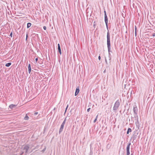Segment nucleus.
<instances>
[{
  "label": "nucleus",
  "instance_id": "412c9836",
  "mask_svg": "<svg viewBox=\"0 0 155 155\" xmlns=\"http://www.w3.org/2000/svg\"><path fill=\"white\" fill-rule=\"evenodd\" d=\"M43 29L45 30H46V27L45 26H44L43 27Z\"/></svg>",
  "mask_w": 155,
  "mask_h": 155
},
{
  "label": "nucleus",
  "instance_id": "393cba45",
  "mask_svg": "<svg viewBox=\"0 0 155 155\" xmlns=\"http://www.w3.org/2000/svg\"><path fill=\"white\" fill-rule=\"evenodd\" d=\"M101 57L100 56H99L98 57V59L100 60H101Z\"/></svg>",
  "mask_w": 155,
  "mask_h": 155
},
{
  "label": "nucleus",
  "instance_id": "dca6fc26",
  "mask_svg": "<svg viewBox=\"0 0 155 155\" xmlns=\"http://www.w3.org/2000/svg\"><path fill=\"white\" fill-rule=\"evenodd\" d=\"M66 118H65V119H64L63 122L62 123V124H63L64 125L65 124V122H66Z\"/></svg>",
  "mask_w": 155,
  "mask_h": 155
},
{
  "label": "nucleus",
  "instance_id": "7c9ffc66",
  "mask_svg": "<svg viewBox=\"0 0 155 155\" xmlns=\"http://www.w3.org/2000/svg\"><path fill=\"white\" fill-rule=\"evenodd\" d=\"M66 110H66L65 109V113L66 112Z\"/></svg>",
  "mask_w": 155,
  "mask_h": 155
},
{
  "label": "nucleus",
  "instance_id": "c756f323",
  "mask_svg": "<svg viewBox=\"0 0 155 155\" xmlns=\"http://www.w3.org/2000/svg\"><path fill=\"white\" fill-rule=\"evenodd\" d=\"M27 37H28V35H26V39H27Z\"/></svg>",
  "mask_w": 155,
  "mask_h": 155
},
{
  "label": "nucleus",
  "instance_id": "f257e3e1",
  "mask_svg": "<svg viewBox=\"0 0 155 155\" xmlns=\"http://www.w3.org/2000/svg\"><path fill=\"white\" fill-rule=\"evenodd\" d=\"M107 48L108 50V54H109V60H110L111 59V58L110 57V33L109 31H107Z\"/></svg>",
  "mask_w": 155,
  "mask_h": 155
},
{
  "label": "nucleus",
  "instance_id": "c85d7f7f",
  "mask_svg": "<svg viewBox=\"0 0 155 155\" xmlns=\"http://www.w3.org/2000/svg\"><path fill=\"white\" fill-rule=\"evenodd\" d=\"M130 155H134V154L133 153H131Z\"/></svg>",
  "mask_w": 155,
  "mask_h": 155
},
{
  "label": "nucleus",
  "instance_id": "2eb2a0df",
  "mask_svg": "<svg viewBox=\"0 0 155 155\" xmlns=\"http://www.w3.org/2000/svg\"><path fill=\"white\" fill-rule=\"evenodd\" d=\"M28 118H29L28 117L27 114H26L25 116L24 117V119L25 120H28Z\"/></svg>",
  "mask_w": 155,
  "mask_h": 155
},
{
  "label": "nucleus",
  "instance_id": "423d86ee",
  "mask_svg": "<svg viewBox=\"0 0 155 155\" xmlns=\"http://www.w3.org/2000/svg\"><path fill=\"white\" fill-rule=\"evenodd\" d=\"M104 20L106 27L108 28V18L107 15L104 16Z\"/></svg>",
  "mask_w": 155,
  "mask_h": 155
},
{
  "label": "nucleus",
  "instance_id": "bb28decb",
  "mask_svg": "<svg viewBox=\"0 0 155 155\" xmlns=\"http://www.w3.org/2000/svg\"><path fill=\"white\" fill-rule=\"evenodd\" d=\"M105 61L106 63L107 64V61L106 58L105 59Z\"/></svg>",
  "mask_w": 155,
  "mask_h": 155
},
{
  "label": "nucleus",
  "instance_id": "6ab92c4d",
  "mask_svg": "<svg viewBox=\"0 0 155 155\" xmlns=\"http://www.w3.org/2000/svg\"><path fill=\"white\" fill-rule=\"evenodd\" d=\"M90 109H91V108H89L87 109V112H89L90 111Z\"/></svg>",
  "mask_w": 155,
  "mask_h": 155
},
{
  "label": "nucleus",
  "instance_id": "a211bd4d",
  "mask_svg": "<svg viewBox=\"0 0 155 155\" xmlns=\"http://www.w3.org/2000/svg\"><path fill=\"white\" fill-rule=\"evenodd\" d=\"M136 30H137V28H136V27L135 26V35L136 36V33H137Z\"/></svg>",
  "mask_w": 155,
  "mask_h": 155
},
{
  "label": "nucleus",
  "instance_id": "7ed1b4c3",
  "mask_svg": "<svg viewBox=\"0 0 155 155\" xmlns=\"http://www.w3.org/2000/svg\"><path fill=\"white\" fill-rule=\"evenodd\" d=\"M131 145V143H129L127 145L126 148V150H127V155H130V146Z\"/></svg>",
  "mask_w": 155,
  "mask_h": 155
},
{
  "label": "nucleus",
  "instance_id": "5701e85b",
  "mask_svg": "<svg viewBox=\"0 0 155 155\" xmlns=\"http://www.w3.org/2000/svg\"><path fill=\"white\" fill-rule=\"evenodd\" d=\"M35 60V62L36 63L37 62V61L38 60V58H36Z\"/></svg>",
  "mask_w": 155,
  "mask_h": 155
},
{
  "label": "nucleus",
  "instance_id": "a878e982",
  "mask_svg": "<svg viewBox=\"0 0 155 155\" xmlns=\"http://www.w3.org/2000/svg\"><path fill=\"white\" fill-rule=\"evenodd\" d=\"M152 36H153V37H155V33H154L153 34V35Z\"/></svg>",
  "mask_w": 155,
  "mask_h": 155
},
{
  "label": "nucleus",
  "instance_id": "1a4fd4ad",
  "mask_svg": "<svg viewBox=\"0 0 155 155\" xmlns=\"http://www.w3.org/2000/svg\"><path fill=\"white\" fill-rule=\"evenodd\" d=\"M58 51L59 52L60 54H61V50L60 44H58Z\"/></svg>",
  "mask_w": 155,
  "mask_h": 155
},
{
  "label": "nucleus",
  "instance_id": "f8f14e48",
  "mask_svg": "<svg viewBox=\"0 0 155 155\" xmlns=\"http://www.w3.org/2000/svg\"><path fill=\"white\" fill-rule=\"evenodd\" d=\"M132 131V130L131 128H128L127 130V134H128L129 132H130Z\"/></svg>",
  "mask_w": 155,
  "mask_h": 155
},
{
  "label": "nucleus",
  "instance_id": "72a5a7b5",
  "mask_svg": "<svg viewBox=\"0 0 155 155\" xmlns=\"http://www.w3.org/2000/svg\"><path fill=\"white\" fill-rule=\"evenodd\" d=\"M21 0L22 1H23V0Z\"/></svg>",
  "mask_w": 155,
  "mask_h": 155
},
{
  "label": "nucleus",
  "instance_id": "9b49d317",
  "mask_svg": "<svg viewBox=\"0 0 155 155\" xmlns=\"http://www.w3.org/2000/svg\"><path fill=\"white\" fill-rule=\"evenodd\" d=\"M15 106H16V105H15L11 104L10 105L9 107L11 109H12Z\"/></svg>",
  "mask_w": 155,
  "mask_h": 155
},
{
  "label": "nucleus",
  "instance_id": "f3484780",
  "mask_svg": "<svg viewBox=\"0 0 155 155\" xmlns=\"http://www.w3.org/2000/svg\"><path fill=\"white\" fill-rule=\"evenodd\" d=\"M98 116V115H97L96 116V117L95 119H94V123H95V122H96V120H97V118Z\"/></svg>",
  "mask_w": 155,
  "mask_h": 155
},
{
  "label": "nucleus",
  "instance_id": "4468645a",
  "mask_svg": "<svg viewBox=\"0 0 155 155\" xmlns=\"http://www.w3.org/2000/svg\"><path fill=\"white\" fill-rule=\"evenodd\" d=\"M11 63H8L6 64L5 66L7 67H8L10 66L11 64Z\"/></svg>",
  "mask_w": 155,
  "mask_h": 155
},
{
  "label": "nucleus",
  "instance_id": "473e14b6",
  "mask_svg": "<svg viewBox=\"0 0 155 155\" xmlns=\"http://www.w3.org/2000/svg\"><path fill=\"white\" fill-rule=\"evenodd\" d=\"M23 153H22L21 154H23Z\"/></svg>",
  "mask_w": 155,
  "mask_h": 155
},
{
  "label": "nucleus",
  "instance_id": "f03ea898",
  "mask_svg": "<svg viewBox=\"0 0 155 155\" xmlns=\"http://www.w3.org/2000/svg\"><path fill=\"white\" fill-rule=\"evenodd\" d=\"M120 105V101L119 100H117L115 102L114 104L113 108V111L114 112L116 113L117 112V110L118 109Z\"/></svg>",
  "mask_w": 155,
  "mask_h": 155
},
{
  "label": "nucleus",
  "instance_id": "9d476101",
  "mask_svg": "<svg viewBox=\"0 0 155 155\" xmlns=\"http://www.w3.org/2000/svg\"><path fill=\"white\" fill-rule=\"evenodd\" d=\"M31 71V65L30 64L28 65V72L30 74Z\"/></svg>",
  "mask_w": 155,
  "mask_h": 155
},
{
  "label": "nucleus",
  "instance_id": "ddd939ff",
  "mask_svg": "<svg viewBox=\"0 0 155 155\" xmlns=\"http://www.w3.org/2000/svg\"><path fill=\"white\" fill-rule=\"evenodd\" d=\"M31 26V24L30 23H28L27 24V28H28Z\"/></svg>",
  "mask_w": 155,
  "mask_h": 155
},
{
  "label": "nucleus",
  "instance_id": "aec40b11",
  "mask_svg": "<svg viewBox=\"0 0 155 155\" xmlns=\"http://www.w3.org/2000/svg\"><path fill=\"white\" fill-rule=\"evenodd\" d=\"M38 112H36L34 113V114L35 115H37L38 114Z\"/></svg>",
  "mask_w": 155,
  "mask_h": 155
},
{
  "label": "nucleus",
  "instance_id": "2f4dec72",
  "mask_svg": "<svg viewBox=\"0 0 155 155\" xmlns=\"http://www.w3.org/2000/svg\"><path fill=\"white\" fill-rule=\"evenodd\" d=\"M137 121H138V118H137Z\"/></svg>",
  "mask_w": 155,
  "mask_h": 155
},
{
  "label": "nucleus",
  "instance_id": "0eeeda50",
  "mask_svg": "<svg viewBox=\"0 0 155 155\" xmlns=\"http://www.w3.org/2000/svg\"><path fill=\"white\" fill-rule=\"evenodd\" d=\"M64 125L62 124H61L59 131V134H60L62 131Z\"/></svg>",
  "mask_w": 155,
  "mask_h": 155
},
{
  "label": "nucleus",
  "instance_id": "cd10ccee",
  "mask_svg": "<svg viewBox=\"0 0 155 155\" xmlns=\"http://www.w3.org/2000/svg\"><path fill=\"white\" fill-rule=\"evenodd\" d=\"M68 106H67V107H66V109H66V110H67V108H68Z\"/></svg>",
  "mask_w": 155,
  "mask_h": 155
},
{
  "label": "nucleus",
  "instance_id": "6e6552de",
  "mask_svg": "<svg viewBox=\"0 0 155 155\" xmlns=\"http://www.w3.org/2000/svg\"><path fill=\"white\" fill-rule=\"evenodd\" d=\"M79 92V87H77V88L76 89L75 92V96H77L78 95V94Z\"/></svg>",
  "mask_w": 155,
  "mask_h": 155
},
{
  "label": "nucleus",
  "instance_id": "b1692460",
  "mask_svg": "<svg viewBox=\"0 0 155 155\" xmlns=\"http://www.w3.org/2000/svg\"><path fill=\"white\" fill-rule=\"evenodd\" d=\"M104 16L107 15L106 12L105 11H104Z\"/></svg>",
  "mask_w": 155,
  "mask_h": 155
},
{
  "label": "nucleus",
  "instance_id": "4be33fe9",
  "mask_svg": "<svg viewBox=\"0 0 155 155\" xmlns=\"http://www.w3.org/2000/svg\"><path fill=\"white\" fill-rule=\"evenodd\" d=\"M10 36L11 37H12V32L11 33V34H10Z\"/></svg>",
  "mask_w": 155,
  "mask_h": 155
},
{
  "label": "nucleus",
  "instance_id": "39448f33",
  "mask_svg": "<svg viewBox=\"0 0 155 155\" xmlns=\"http://www.w3.org/2000/svg\"><path fill=\"white\" fill-rule=\"evenodd\" d=\"M133 110L134 111V114L136 115H137V108L136 106H134Z\"/></svg>",
  "mask_w": 155,
  "mask_h": 155
},
{
  "label": "nucleus",
  "instance_id": "20e7f679",
  "mask_svg": "<svg viewBox=\"0 0 155 155\" xmlns=\"http://www.w3.org/2000/svg\"><path fill=\"white\" fill-rule=\"evenodd\" d=\"M29 148V147L28 145H26L23 148V150H25V153H28V150Z\"/></svg>",
  "mask_w": 155,
  "mask_h": 155
}]
</instances>
